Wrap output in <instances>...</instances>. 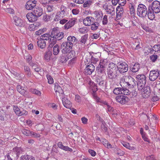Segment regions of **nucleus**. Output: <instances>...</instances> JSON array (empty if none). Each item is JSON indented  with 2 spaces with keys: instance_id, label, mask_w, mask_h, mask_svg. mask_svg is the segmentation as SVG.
<instances>
[{
  "instance_id": "4d7b16f0",
  "label": "nucleus",
  "mask_w": 160,
  "mask_h": 160,
  "mask_svg": "<svg viewBox=\"0 0 160 160\" xmlns=\"http://www.w3.org/2000/svg\"><path fill=\"white\" fill-rule=\"evenodd\" d=\"M66 10V8H64L63 9H62V8H61V11L60 12V16H61L62 17H63L65 16V12Z\"/></svg>"
},
{
  "instance_id": "2eb2a0df",
  "label": "nucleus",
  "mask_w": 160,
  "mask_h": 160,
  "mask_svg": "<svg viewBox=\"0 0 160 160\" xmlns=\"http://www.w3.org/2000/svg\"><path fill=\"white\" fill-rule=\"evenodd\" d=\"M94 18L92 17H88L83 20V24L86 26H90L94 22Z\"/></svg>"
},
{
  "instance_id": "72a5a7b5",
  "label": "nucleus",
  "mask_w": 160,
  "mask_h": 160,
  "mask_svg": "<svg viewBox=\"0 0 160 160\" xmlns=\"http://www.w3.org/2000/svg\"><path fill=\"white\" fill-rule=\"evenodd\" d=\"M19 92L25 97L27 98L29 97L28 92L27 91L26 88L25 87H23Z\"/></svg>"
},
{
  "instance_id": "39448f33",
  "label": "nucleus",
  "mask_w": 160,
  "mask_h": 160,
  "mask_svg": "<svg viewBox=\"0 0 160 160\" xmlns=\"http://www.w3.org/2000/svg\"><path fill=\"white\" fill-rule=\"evenodd\" d=\"M73 46L69 44L68 42L65 41L63 42L61 46L62 49V52L65 54L68 53L72 49Z\"/></svg>"
},
{
  "instance_id": "0e129e2a",
  "label": "nucleus",
  "mask_w": 160,
  "mask_h": 160,
  "mask_svg": "<svg viewBox=\"0 0 160 160\" xmlns=\"http://www.w3.org/2000/svg\"><path fill=\"white\" fill-rule=\"evenodd\" d=\"M72 58V59L69 61V63L71 64L75 63L77 59L76 57H73Z\"/></svg>"
},
{
  "instance_id": "ea45409f",
  "label": "nucleus",
  "mask_w": 160,
  "mask_h": 160,
  "mask_svg": "<svg viewBox=\"0 0 160 160\" xmlns=\"http://www.w3.org/2000/svg\"><path fill=\"white\" fill-rule=\"evenodd\" d=\"M123 90L122 88H115L113 91L114 93L116 95L122 94Z\"/></svg>"
},
{
  "instance_id": "e2e57ef3",
  "label": "nucleus",
  "mask_w": 160,
  "mask_h": 160,
  "mask_svg": "<svg viewBox=\"0 0 160 160\" xmlns=\"http://www.w3.org/2000/svg\"><path fill=\"white\" fill-rule=\"evenodd\" d=\"M31 136L35 138H39L40 137V135L39 134L37 133L32 131H31Z\"/></svg>"
},
{
  "instance_id": "bf43d9fd",
  "label": "nucleus",
  "mask_w": 160,
  "mask_h": 160,
  "mask_svg": "<svg viewBox=\"0 0 160 160\" xmlns=\"http://www.w3.org/2000/svg\"><path fill=\"white\" fill-rule=\"evenodd\" d=\"M48 82L49 84H51L53 83V78L50 75L47 76Z\"/></svg>"
},
{
  "instance_id": "4c0bfd02",
  "label": "nucleus",
  "mask_w": 160,
  "mask_h": 160,
  "mask_svg": "<svg viewBox=\"0 0 160 160\" xmlns=\"http://www.w3.org/2000/svg\"><path fill=\"white\" fill-rule=\"evenodd\" d=\"M91 29L92 30H97L99 26V23L98 22H94L91 25Z\"/></svg>"
},
{
  "instance_id": "a18cd8bd",
  "label": "nucleus",
  "mask_w": 160,
  "mask_h": 160,
  "mask_svg": "<svg viewBox=\"0 0 160 160\" xmlns=\"http://www.w3.org/2000/svg\"><path fill=\"white\" fill-rule=\"evenodd\" d=\"M21 132L25 135L28 136H31V131H30L29 130L22 129L21 130Z\"/></svg>"
},
{
  "instance_id": "4468645a",
  "label": "nucleus",
  "mask_w": 160,
  "mask_h": 160,
  "mask_svg": "<svg viewBox=\"0 0 160 160\" xmlns=\"http://www.w3.org/2000/svg\"><path fill=\"white\" fill-rule=\"evenodd\" d=\"M54 90L56 92H58L59 95L61 98H63L64 97L63 92L61 87L59 86L58 83H54Z\"/></svg>"
},
{
  "instance_id": "20e7f679",
  "label": "nucleus",
  "mask_w": 160,
  "mask_h": 160,
  "mask_svg": "<svg viewBox=\"0 0 160 160\" xmlns=\"http://www.w3.org/2000/svg\"><path fill=\"white\" fill-rule=\"evenodd\" d=\"M52 38H55L57 40L62 39L64 37V33L60 32L59 28L58 27H55L51 30Z\"/></svg>"
},
{
  "instance_id": "c85d7f7f",
  "label": "nucleus",
  "mask_w": 160,
  "mask_h": 160,
  "mask_svg": "<svg viewBox=\"0 0 160 160\" xmlns=\"http://www.w3.org/2000/svg\"><path fill=\"white\" fill-rule=\"evenodd\" d=\"M38 46L40 48L43 49L46 47V42L45 41H43L39 38L37 42Z\"/></svg>"
},
{
  "instance_id": "0eeeda50",
  "label": "nucleus",
  "mask_w": 160,
  "mask_h": 160,
  "mask_svg": "<svg viewBox=\"0 0 160 160\" xmlns=\"http://www.w3.org/2000/svg\"><path fill=\"white\" fill-rule=\"evenodd\" d=\"M150 6V8L153 10L155 13H158L160 12V2L154 1L152 3V6Z\"/></svg>"
},
{
  "instance_id": "9d476101",
  "label": "nucleus",
  "mask_w": 160,
  "mask_h": 160,
  "mask_svg": "<svg viewBox=\"0 0 160 160\" xmlns=\"http://www.w3.org/2000/svg\"><path fill=\"white\" fill-rule=\"evenodd\" d=\"M14 24L17 26L21 27H24L27 24L26 22L20 18L16 16L13 18Z\"/></svg>"
},
{
  "instance_id": "5fc2aeb1",
  "label": "nucleus",
  "mask_w": 160,
  "mask_h": 160,
  "mask_svg": "<svg viewBox=\"0 0 160 160\" xmlns=\"http://www.w3.org/2000/svg\"><path fill=\"white\" fill-rule=\"evenodd\" d=\"M158 56L156 55H153L150 57V59L152 62H155L157 60Z\"/></svg>"
},
{
  "instance_id": "f03ea898",
  "label": "nucleus",
  "mask_w": 160,
  "mask_h": 160,
  "mask_svg": "<svg viewBox=\"0 0 160 160\" xmlns=\"http://www.w3.org/2000/svg\"><path fill=\"white\" fill-rule=\"evenodd\" d=\"M109 69L108 71V78L112 80L116 78L118 75V68L117 65L111 62L109 64Z\"/></svg>"
},
{
  "instance_id": "f3484780",
  "label": "nucleus",
  "mask_w": 160,
  "mask_h": 160,
  "mask_svg": "<svg viewBox=\"0 0 160 160\" xmlns=\"http://www.w3.org/2000/svg\"><path fill=\"white\" fill-rule=\"evenodd\" d=\"M43 10L41 8L38 7L34 8L32 12L33 14L35 15L37 18H38L41 16L43 13Z\"/></svg>"
},
{
  "instance_id": "69168bd1",
  "label": "nucleus",
  "mask_w": 160,
  "mask_h": 160,
  "mask_svg": "<svg viewBox=\"0 0 160 160\" xmlns=\"http://www.w3.org/2000/svg\"><path fill=\"white\" fill-rule=\"evenodd\" d=\"M51 18V16H48L47 15H45L43 16V19L45 21H49Z\"/></svg>"
},
{
  "instance_id": "2f4dec72",
  "label": "nucleus",
  "mask_w": 160,
  "mask_h": 160,
  "mask_svg": "<svg viewBox=\"0 0 160 160\" xmlns=\"http://www.w3.org/2000/svg\"><path fill=\"white\" fill-rule=\"evenodd\" d=\"M124 13V9L122 7L118 6L116 8L117 17H120L123 15Z\"/></svg>"
},
{
  "instance_id": "58836bf2",
  "label": "nucleus",
  "mask_w": 160,
  "mask_h": 160,
  "mask_svg": "<svg viewBox=\"0 0 160 160\" xmlns=\"http://www.w3.org/2000/svg\"><path fill=\"white\" fill-rule=\"evenodd\" d=\"M24 70L26 74L28 77H31V73L30 70L28 66H25L24 67Z\"/></svg>"
},
{
  "instance_id": "bb28decb",
  "label": "nucleus",
  "mask_w": 160,
  "mask_h": 160,
  "mask_svg": "<svg viewBox=\"0 0 160 160\" xmlns=\"http://www.w3.org/2000/svg\"><path fill=\"white\" fill-rule=\"evenodd\" d=\"M75 20L72 19L67 23L64 26L66 29H68L72 27L75 24Z\"/></svg>"
},
{
  "instance_id": "6ab92c4d",
  "label": "nucleus",
  "mask_w": 160,
  "mask_h": 160,
  "mask_svg": "<svg viewBox=\"0 0 160 160\" xmlns=\"http://www.w3.org/2000/svg\"><path fill=\"white\" fill-rule=\"evenodd\" d=\"M26 17L30 22H34L37 20L38 18L33 14V12L28 13L26 15Z\"/></svg>"
},
{
  "instance_id": "09e8293b",
  "label": "nucleus",
  "mask_w": 160,
  "mask_h": 160,
  "mask_svg": "<svg viewBox=\"0 0 160 160\" xmlns=\"http://www.w3.org/2000/svg\"><path fill=\"white\" fill-rule=\"evenodd\" d=\"M37 25V23L35 22L33 24L30 25L28 27V29L30 31H34L36 30Z\"/></svg>"
},
{
  "instance_id": "ddd939ff",
  "label": "nucleus",
  "mask_w": 160,
  "mask_h": 160,
  "mask_svg": "<svg viewBox=\"0 0 160 160\" xmlns=\"http://www.w3.org/2000/svg\"><path fill=\"white\" fill-rule=\"evenodd\" d=\"M37 1L35 0H30L28 1L25 5V8L28 10L34 9L36 6Z\"/></svg>"
},
{
  "instance_id": "c03bdc74",
  "label": "nucleus",
  "mask_w": 160,
  "mask_h": 160,
  "mask_svg": "<svg viewBox=\"0 0 160 160\" xmlns=\"http://www.w3.org/2000/svg\"><path fill=\"white\" fill-rule=\"evenodd\" d=\"M13 110L16 115L19 116L20 113H21V110L16 105H13Z\"/></svg>"
},
{
  "instance_id": "37998d69",
  "label": "nucleus",
  "mask_w": 160,
  "mask_h": 160,
  "mask_svg": "<svg viewBox=\"0 0 160 160\" xmlns=\"http://www.w3.org/2000/svg\"><path fill=\"white\" fill-rule=\"evenodd\" d=\"M94 3V1L92 0H87L83 3V6L84 8L89 7L92 3Z\"/></svg>"
},
{
  "instance_id": "a19ab883",
  "label": "nucleus",
  "mask_w": 160,
  "mask_h": 160,
  "mask_svg": "<svg viewBox=\"0 0 160 160\" xmlns=\"http://www.w3.org/2000/svg\"><path fill=\"white\" fill-rule=\"evenodd\" d=\"M135 5L132 3H130L129 5V9L130 10V13L131 15L134 14L135 12Z\"/></svg>"
},
{
  "instance_id": "cd10ccee",
  "label": "nucleus",
  "mask_w": 160,
  "mask_h": 160,
  "mask_svg": "<svg viewBox=\"0 0 160 160\" xmlns=\"http://www.w3.org/2000/svg\"><path fill=\"white\" fill-rule=\"evenodd\" d=\"M69 59V57L68 55H60L58 61L62 63H65Z\"/></svg>"
},
{
  "instance_id": "f8f14e48",
  "label": "nucleus",
  "mask_w": 160,
  "mask_h": 160,
  "mask_svg": "<svg viewBox=\"0 0 160 160\" xmlns=\"http://www.w3.org/2000/svg\"><path fill=\"white\" fill-rule=\"evenodd\" d=\"M151 92V90L150 87L147 86L141 92L142 93V97L144 98H148L150 95Z\"/></svg>"
},
{
  "instance_id": "a878e982",
  "label": "nucleus",
  "mask_w": 160,
  "mask_h": 160,
  "mask_svg": "<svg viewBox=\"0 0 160 160\" xmlns=\"http://www.w3.org/2000/svg\"><path fill=\"white\" fill-rule=\"evenodd\" d=\"M150 8V6H149L148 7L147 15L149 19L152 20L155 18V15L154 14V12H153V10H151Z\"/></svg>"
},
{
  "instance_id": "603ef678",
  "label": "nucleus",
  "mask_w": 160,
  "mask_h": 160,
  "mask_svg": "<svg viewBox=\"0 0 160 160\" xmlns=\"http://www.w3.org/2000/svg\"><path fill=\"white\" fill-rule=\"evenodd\" d=\"M101 123L102 124L101 126V129L102 131L106 132L108 130V128L106 126V124L105 122L104 121Z\"/></svg>"
},
{
  "instance_id": "8fccbe9b",
  "label": "nucleus",
  "mask_w": 160,
  "mask_h": 160,
  "mask_svg": "<svg viewBox=\"0 0 160 160\" xmlns=\"http://www.w3.org/2000/svg\"><path fill=\"white\" fill-rule=\"evenodd\" d=\"M88 38V35L85 34L81 37V39L80 40V42L82 44H85L86 42L87 39Z\"/></svg>"
},
{
  "instance_id": "79ce46f5",
  "label": "nucleus",
  "mask_w": 160,
  "mask_h": 160,
  "mask_svg": "<svg viewBox=\"0 0 160 160\" xmlns=\"http://www.w3.org/2000/svg\"><path fill=\"white\" fill-rule=\"evenodd\" d=\"M107 61L106 59L101 60H100L99 64L98 65L100 67L106 68L107 65Z\"/></svg>"
},
{
  "instance_id": "b1692460",
  "label": "nucleus",
  "mask_w": 160,
  "mask_h": 160,
  "mask_svg": "<svg viewBox=\"0 0 160 160\" xmlns=\"http://www.w3.org/2000/svg\"><path fill=\"white\" fill-rule=\"evenodd\" d=\"M136 78L138 82L146 84V77L143 74L138 75Z\"/></svg>"
},
{
  "instance_id": "9b49d317",
  "label": "nucleus",
  "mask_w": 160,
  "mask_h": 160,
  "mask_svg": "<svg viewBox=\"0 0 160 160\" xmlns=\"http://www.w3.org/2000/svg\"><path fill=\"white\" fill-rule=\"evenodd\" d=\"M95 69V66L92 64L87 65L84 69L83 73L86 75H91Z\"/></svg>"
},
{
  "instance_id": "c9c22d12",
  "label": "nucleus",
  "mask_w": 160,
  "mask_h": 160,
  "mask_svg": "<svg viewBox=\"0 0 160 160\" xmlns=\"http://www.w3.org/2000/svg\"><path fill=\"white\" fill-rule=\"evenodd\" d=\"M96 70L99 74H101L105 73V68L100 67L99 65H98L96 68Z\"/></svg>"
},
{
  "instance_id": "680f3d73",
  "label": "nucleus",
  "mask_w": 160,
  "mask_h": 160,
  "mask_svg": "<svg viewBox=\"0 0 160 160\" xmlns=\"http://www.w3.org/2000/svg\"><path fill=\"white\" fill-rule=\"evenodd\" d=\"M63 148V149H62V150H64L66 151L72 152L73 151V150L72 149V148H69L67 146H64Z\"/></svg>"
},
{
  "instance_id": "412c9836",
  "label": "nucleus",
  "mask_w": 160,
  "mask_h": 160,
  "mask_svg": "<svg viewBox=\"0 0 160 160\" xmlns=\"http://www.w3.org/2000/svg\"><path fill=\"white\" fill-rule=\"evenodd\" d=\"M48 50L44 54V59L47 62L49 61L51 59L52 55V50L51 48H48Z\"/></svg>"
},
{
  "instance_id": "dca6fc26",
  "label": "nucleus",
  "mask_w": 160,
  "mask_h": 160,
  "mask_svg": "<svg viewBox=\"0 0 160 160\" xmlns=\"http://www.w3.org/2000/svg\"><path fill=\"white\" fill-rule=\"evenodd\" d=\"M13 151L16 154L17 159L18 158L20 155L23 154L24 152L22 148L18 147H15L13 149Z\"/></svg>"
},
{
  "instance_id": "393cba45",
  "label": "nucleus",
  "mask_w": 160,
  "mask_h": 160,
  "mask_svg": "<svg viewBox=\"0 0 160 160\" xmlns=\"http://www.w3.org/2000/svg\"><path fill=\"white\" fill-rule=\"evenodd\" d=\"M64 106L67 108H69L71 107V103L68 99L64 98V96L61 98Z\"/></svg>"
},
{
  "instance_id": "c756f323",
  "label": "nucleus",
  "mask_w": 160,
  "mask_h": 160,
  "mask_svg": "<svg viewBox=\"0 0 160 160\" xmlns=\"http://www.w3.org/2000/svg\"><path fill=\"white\" fill-rule=\"evenodd\" d=\"M50 38H52L51 37V32L50 34V32L45 33L42 35L40 38L43 41L45 40H49Z\"/></svg>"
},
{
  "instance_id": "de8ad7c7",
  "label": "nucleus",
  "mask_w": 160,
  "mask_h": 160,
  "mask_svg": "<svg viewBox=\"0 0 160 160\" xmlns=\"http://www.w3.org/2000/svg\"><path fill=\"white\" fill-rule=\"evenodd\" d=\"M122 144L124 147L130 150H134V148L132 146H130L129 143L126 142H123L122 143Z\"/></svg>"
},
{
  "instance_id": "e433bc0d",
  "label": "nucleus",
  "mask_w": 160,
  "mask_h": 160,
  "mask_svg": "<svg viewBox=\"0 0 160 160\" xmlns=\"http://www.w3.org/2000/svg\"><path fill=\"white\" fill-rule=\"evenodd\" d=\"M53 54L54 55H57L59 53L60 50L59 45L57 44L53 48Z\"/></svg>"
},
{
  "instance_id": "7c9ffc66",
  "label": "nucleus",
  "mask_w": 160,
  "mask_h": 160,
  "mask_svg": "<svg viewBox=\"0 0 160 160\" xmlns=\"http://www.w3.org/2000/svg\"><path fill=\"white\" fill-rule=\"evenodd\" d=\"M20 160H35V159L34 157L26 154L22 155L20 158Z\"/></svg>"
},
{
  "instance_id": "3c124183",
  "label": "nucleus",
  "mask_w": 160,
  "mask_h": 160,
  "mask_svg": "<svg viewBox=\"0 0 160 160\" xmlns=\"http://www.w3.org/2000/svg\"><path fill=\"white\" fill-rule=\"evenodd\" d=\"M30 92L32 93L37 95L38 96H40L41 95V92L36 89H32L30 90Z\"/></svg>"
},
{
  "instance_id": "052dcab7",
  "label": "nucleus",
  "mask_w": 160,
  "mask_h": 160,
  "mask_svg": "<svg viewBox=\"0 0 160 160\" xmlns=\"http://www.w3.org/2000/svg\"><path fill=\"white\" fill-rule=\"evenodd\" d=\"M120 58H117L115 59V63L114 64H116V65H118L120 64V63L123 62L122 61H121L120 60Z\"/></svg>"
},
{
  "instance_id": "774afa93",
  "label": "nucleus",
  "mask_w": 160,
  "mask_h": 160,
  "mask_svg": "<svg viewBox=\"0 0 160 160\" xmlns=\"http://www.w3.org/2000/svg\"><path fill=\"white\" fill-rule=\"evenodd\" d=\"M122 89L123 90V91L122 92V94H123L124 95H128L130 94V92L129 91V90L128 89H124L123 88H122Z\"/></svg>"
},
{
  "instance_id": "5701e85b",
  "label": "nucleus",
  "mask_w": 160,
  "mask_h": 160,
  "mask_svg": "<svg viewBox=\"0 0 160 160\" xmlns=\"http://www.w3.org/2000/svg\"><path fill=\"white\" fill-rule=\"evenodd\" d=\"M69 44H70L73 46V45L77 42V40L74 36H69L67 38V41Z\"/></svg>"
},
{
  "instance_id": "864d4df0",
  "label": "nucleus",
  "mask_w": 160,
  "mask_h": 160,
  "mask_svg": "<svg viewBox=\"0 0 160 160\" xmlns=\"http://www.w3.org/2000/svg\"><path fill=\"white\" fill-rule=\"evenodd\" d=\"M69 54L68 55V57H69V59L75 56L76 53L74 50H72V49L69 52Z\"/></svg>"
},
{
  "instance_id": "6e6552de",
  "label": "nucleus",
  "mask_w": 160,
  "mask_h": 160,
  "mask_svg": "<svg viewBox=\"0 0 160 160\" xmlns=\"http://www.w3.org/2000/svg\"><path fill=\"white\" fill-rule=\"evenodd\" d=\"M118 69V71L121 74L127 72L128 69V65L125 62L120 63L119 65H117Z\"/></svg>"
},
{
  "instance_id": "a211bd4d",
  "label": "nucleus",
  "mask_w": 160,
  "mask_h": 160,
  "mask_svg": "<svg viewBox=\"0 0 160 160\" xmlns=\"http://www.w3.org/2000/svg\"><path fill=\"white\" fill-rule=\"evenodd\" d=\"M95 81L97 84L101 88H103L104 87L105 84V81L102 77L98 76L96 77Z\"/></svg>"
},
{
  "instance_id": "1a4fd4ad",
  "label": "nucleus",
  "mask_w": 160,
  "mask_h": 160,
  "mask_svg": "<svg viewBox=\"0 0 160 160\" xmlns=\"http://www.w3.org/2000/svg\"><path fill=\"white\" fill-rule=\"evenodd\" d=\"M160 72L158 69L151 71L149 73V80L152 81H154L160 76Z\"/></svg>"
},
{
  "instance_id": "473e14b6",
  "label": "nucleus",
  "mask_w": 160,
  "mask_h": 160,
  "mask_svg": "<svg viewBox=\"0 0 160 160\" xmlns=\"http://www.w3.org/2000/svg\"><path fill=\"white\" fill-rule=\"evenodd\" d=\"M92 53L93 54V55H92L91 52L89 53V56L91 57V59H90L91 60L90 61H91V63H92L95 64L98 61V58H96V56H95L96 53L95 54L93 52Z\"/></svg>"
},
{
  "instance_id": "aec40b11",
  "label": "nucleus",
  "mask_w": 160,
  "mask_h": 160,
  "mask_svg": "<svg viewBox=\"0 0 160 160\" xmlns=\"http://www.w3.org/2000/svg\"><path fill=\"white\" fill-rule=\"evenodd\" d=\"M152 48L149 47L148 49L150 50V52L152 54L153 51L160 52V42L155 45L153 47L151 46Z\"/></svg>"
},
{
  "instance_id": "423d86ee",
  "label": "nucleus",
  "mask_w": 160,
  "mask_h": 160,
  "mask_svg": "<svg viewBox=\"0 0 160 160\" xmlns=\"http://www.w3.org/2000/svg\"><path fill=\"white\" fill-rule=\"evenodd\" d=\"M117 101L122 104L127 103L129 101V98L126 96L123 95H119L116 97Z\"/></svg>"
},
{
  "instance_id": "13d9d810",
  "label": "nucleus",
  "mask_w": 160,
  "mask_h": 160,
  "mask_svg": "<svg viewBox=\"0 0 160 160\" xmlns=\"http://www.w3.org/2000/svg\"><path fill=\"white\" fill-rule=\"evenodd\" d=\"M86 27H83L82 28H80L79 29V32L81 33H86L87 31V30L86 29Z\"/></svg>"
},
{
  "instance_id": "7ed1b4c3",
  "label": "nucleus",
  "mask_w": 160,
  "mask_h": 160,
  "mask_svg": "<svg viewBox=\"0 0 160 160\" xmlns=\"http://www.w3.org/2000/svg\"><path fill=\"white\" fill-rule=\"evenodd\" d=\"M148 8L147 7L142 4H139L137 8V13L138 15L141 18H145L147 15Z\"/></svg>"
},
{
  "instance_id": "49530a36",
  "label": "nucleus",
  "mask_w": 160,
  "mask_h": 160,
  "mask_svg": "<svg viewBox=\"0 0 160 160\" xmlns=\"http://www.w3.org/2000/svg\"><path fill=\"white\" fill-rule=\"evenodd\" d=\"M137 84L138 86V89L139 91H140L141 92L142 90H143V88L145 87V86L146 84L139 82H137Z\"/></svg>"
},
{
  "instance_id": "f704fd0d",
  "label": "nucleus",
  "mask_w": 160,
  "mask_h": 160,
  "mask_svg": "<svg viewBox=\"0 0 160 160\" xmlns=\"http://www.w3.org/2000/svg\"><path fill=\"white\" fill-rule=\"evenodd\" d=\"M57 40V39H55V38H50L49 40V44L48 48H51L53 47L54 45L56 44Z\"/></svg>"
},
{
  "instance_id": "f257e3e1",
  "label": "nucleus",
  "mask_w": 160,
  "mask_h": 160,
  "mask_svg": "<svg viewBox=\"0 0 160 160\" xmlns=\"http://www.w3.org/2000/svg\"><path fill=\"white\" fill-rule=\"evenodd\" d=\"M137 82L134 79L130 76H125L124 78L121 79L120 82L121 86L123 85V87L131 88L136 86Z\"/></svg>"
},
{
  "instance_id": "4be33fe9",
  "label": "nucleus",
  "mask_w": 160,
  "mask_h": 160,
  "mask_svg": "<svg viewBox=\"0 0 160 160\" xmlns=\"http://www.w3.org/2000/svg\"><path fill=\"white\" fill-rule=\"evenodd\" d=\"M130 69L132 72H137L140 69V65L138 63H135L134 64L131 65Z\"/></svg>"
},
{
  "instance_id": "338daca9",
  "label": "nucleus",
  "mask_w": 160,
  "mask_h": 160,
  "mask_svg": "<svg viewBox=\"0 0 160 160\" xmlns=\"http://www.w3.org/2000/svg\"><path fill=\"white\" fill-rule=\"evenodd\" d=\"M6 11L7 12L11 14H13L14 12V10L11 8H7L6 10Z\"/></svg>"
},
{
  "instance_id": "6e6d98bb",
  "label": "nucleus",
  "mask_w": 160,
  "mask_h": 160,
  "mask_svg": "<svg viewBox=\"0 0 160 160\" xmlns=\"http://www.w3.org/2000/svg\"><path fill=\"white\" fill-rule=\"evenodd\" d=\"M108 16L106 15H105L103 18L102 21V24L103 25H106L108 22Z\"/></svg>"
}]
</instances>
